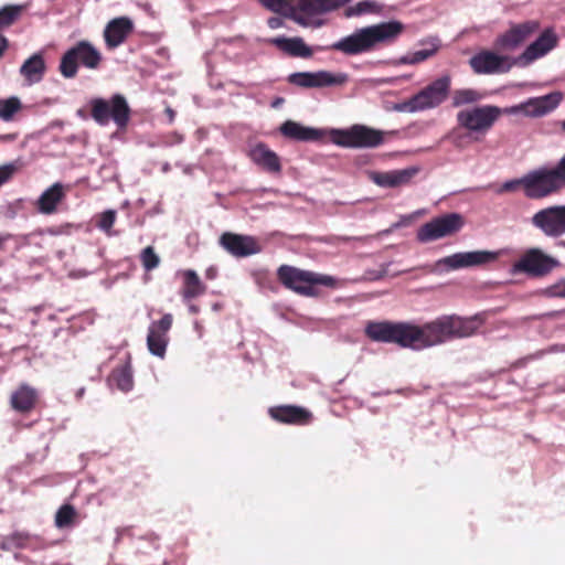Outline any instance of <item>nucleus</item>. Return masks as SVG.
I'll list each match as a JSON object with an SVG mask.
<instances>
[{"mask_svg": "<svg viewBox=\"0 0 565 565\" xmlns=\"http://www.w3.org/2000/svg\"><path fill=\"white\" fill-rule=\"evenodd\" d=\"M448 321L452 340L471 337L483 323V319L480 315L469 318H461L452 315L448 316Z\"/></svg>", "mask_w": 565, "mask_h": 565, "instance_id": "nucleus-31", "label": "nucleus"}, {"mask_svg": "<svg viewBox=\"0 0 565 565\" xmlns=\"http://www.w3.org/2000/svg\"><path fill=\"white\" fill-rule=\"evenodd\" d=\"M365 334L372 341L384 343H397L403 348L412 349V340L416 333H412V324L404 322L370 321L365 327Z\"/></svg>", "mask_w": 565, "mask_h": 565, "instance_id": "nucleus-8", "label": "nucleus"}, {"mask_svg": "<svg viewBox=\"0 0 565 565\" xmlns=\"http://www.w3.org/2000/svg\"><path fill=\"white\" fill-rule=\"evenodd\" d=\"M89 106L92 118L102 127L113 120L118 129H124L130 120L131 110L126 97L121 94H114L109 99L93 98Z\"/></svg>", "mask_w": 565, "mask_h": 565, "instance_id": "nucleus-5", "label": "nucleus"}, {"mask_svg": "<svg viewBox=\"0 0 565 565\" xmlns=\"http://www.w3.org/2000/svg\"><path fill=\"white\" fill-rule=\"evenodd\" d=\"M20 164L18 161L8 162L0 166V188L8 183L14 174L19 171Z\"/></svg>", "mask_w": 565, "mask_h": 565, "instance_id": "nucleus-44", "label": "nucleus"}, {"mask_svg": "<svg viewBox=\"0 0 565 565\" xmlns=\"http://www.w3.org/2000/svg\"><path fill=\"white\" fill-rule=\"evenodd\" d=\"M279 281L288 289L302 296H316L315 286L334 287L337 280L329 275L302 270L289 265H281L277 270Z\"/></svg>", "mask_w": 565, "mask_h": 565, "instance_id": "nucleus-4", "label": "nucleus"}, {"mask_svg": "<svg viewBox=\"0 0 565 565\" xmlns=\"http://www.w3.org/2000/svg\"><path fill=\"white\" fill-rule=\"evenodd\" d=\"M423 49H429V45H422Z\"/></svg>", "mask_w": 565, "mask_h": 565, "instance_id": "nucleus-64", "label": "nucleus"}, {"mask_svg": "<svg viewBox=\"0 0 565 565\" xmlns=\"http://www.w3.org/2000/svg\"><path fill=\"white\" fill-rule=\"evenodd\" d=\"M0 547L4 551H12L18 548L17 543H14L13 537L11 535L4 536L1 540Z\"/></svg>", "mask_w": 565, "mask_h": 565, "instance_id": "nucleus-49", "label": "nucleus"}, {"mask_svg": "<svg viewBox=\"0 0 565 565\" xmlns=\"http://www.w3.org/2000/svg\"><path fill=\"white\" fill-rule=\"evenodd\" d=\"M279 131L287 139L302 142L319 140L324 135L321 129L306 127L294 120L282 122Z\"/></svg>", "mask_w": 565, "mask_h": 565, "instance_id": "nucleus-26", "label": "nucleus"}, {"mask_svg": "<svg viewBox=\"0 0 565 565\" xmlns=\"http://www.w3.org/2000/svg\"><path fill=\"white\" fill-rule=\"evenodd\" d=\"M352 0H297L295 3L296 12L300 17L309 22V24L302 25L303 28H321L324 24V20L319 17L328 12L334 11Z\"/></svg>", "mask_w": 565, "mask_h": 565, "instance_id": "nucleus-15", "label": "nucleus"}, {"mask_svg": "<svg viewBox=\"0 0 565 565\" xmlns=\"http://www.w3.org/2000/svg\"><path fill=\"white\" fill-rule=\"evenodd\" d=\"M132 30L134 23L127 17L110 20L104 30V39L107 47L113 50L121 45Z\"/></svg>", "mask_w": 565, "mask_h": 565, "instance_id": "nucleus-23", "label": "nucleus"}, {"mask_svg": "<svg viewBox=\"0 0 565 565\" xmlns=\"http://www.w3.org/2000/svg\"><path fill=\"white\" fill-rule=\"evenodd\" d=\"M46 64L41 52L34 53L26 58L20 67V75L28 86L40 83L45 74Z\"/></svg>", "mask_w": 565, "mask_h": 565, "instance_id": "nucleus-30", "label": "nucleus"}, {"mask_svg": "<svg viewBox=\"0 0 565 565\" xmlns=\"http://www.w3.org/2000/svg\"><path fill=\"white\" fill-rule=\"evenodd\" d=\"M249 157L255 164L269 173H279L281 171L279 157L263 142L255 145L250 149Z\"/></svg>", "mask_w": 565, "mask_h": 565, "instance_id": "nucleus-29", "label": "nucleus"}, {"mask_svg": "<svg viewBox=\"0 0 565 565\" xmlns=\"http://www.w3.org/2000/svg\"><path fill=\"white\" fill-rule=\"evenodd\" d=\"M24 4H7L0 9V31L11 26L24 11Z\"/></svg>", "mask_w": 565, "mask_h": 565, "instance_id": "nucleus-38", "label": "nucleus"}, {"mask_svg": "<svg viewBox=\"0 0 565 565\" xmlns=\"http://www.w3.org/2000/svg\"><path fill=\"white\" fill-rule=\"evenodd\" d=\"M102 58L100 52L90 42L83 40L62 55L58 70L64 78H74L79 65L96 70Z\"/></svg>", "mask_w": 565, "mask_h": 565, "instance_id": "nucleus-6", "label": "nucleus"}, {"mask_svg": "<svg viewBox=\"0 0 565 565\" xmlns=\"http://www.w3.org/2000/svg\"><path fill=\"white\" fill-rule=\"evenodd\" d=\"M545 294L548 297L565 298V279H562L547 287Z\"/></svg>", "mask_w": 565, "mask_h": 565, "instance_id": "nucleus-48", "label": "nucleus"}, {"mask_svg": "<svg viewBox=\"0 0 565 565\" xmlns=\"http://www.w3.org/2000/svg\"><path fill=\"white\" fill-rule=\"evenodd\" d=\"M221 246L235 257H247L260 252L257 241L248 235L224 233L220 237Z\"/></svg>", "mask_w": 565, "mask_h": 565, "instance_id": "nucleus-21", "label": "nucleus"}, {"mask_svg": "<svg viewBox=\"0 0 565 565\" xmlns=\"http://www.w3.org/2000/svg\"><path fill=\"white\" fill-rule=\"evenodd\" d=\"M173 317L166 313L158 321H152L148 328L147 347L152 355L163 358L169 342V331L172 327Z\"/></svg>", "mask_w": 565, "mask_h": 565, "instance_id": "nucleus-20", "label": "nucleus"}, {"mask_svg": "<svg viewBox=\"0 0 565 565\" xmlns=\"http://www.w3.org/2000/svg\"><path fill=\"white\" fill-rule=\"evenodd\" d=\"M558 35L552 28L545 29L520 55L515 56L516 66L526 67L544 57L558 45Z\"/></svg>", "mask_w": 565, "mask_h": 565, "instance_id": "nucleus-18", "label": "nucleus"}, {"mask_svg": "<svg viewBox=\"0 0 565 565\" xmlns=\"http://www.w3.org/2000/svg\"><path fill=\"white\" fill-rule=\"evenodd\" d=\"M391 264H392L391 262L382 264L380 270H373V269L366 270L365 278L369 280H373V281L381 280L386 275H388V267L391 266Z\"/></svg>", "mask_w": 565, "mask_h": 565, "instance_id": "nucleus-47", "label": "nucleus"}, {"mask_svg": "<svg viewBox=\"0 0 565 565\" xmlns=\"http://www.w3.org/2000/svg\"><path fill=\"white\" fill-rule=\"evenodd\" d=\"M463 224V217L459 213L443 214L423 224L417 230L416 238L419 243L434 242L456 234Z\"/></svg>", "mask_w": 565, "mask_h": 565, "instance_id": "nucleus-10", "label": "nucleus"}, {"mask_svg": "<svg viewBox=\"0 0 565 565\" xmlns=\"http://www.w3.org/2000/svg\"><path fill=\"white\" fill-rule=\"evenodd\" d=\"M450 76L443 75L413 95L419 113L437 108L444 104L450 94Z\"/></svg>", "mask_w": 565, "mask_h": 565, "instance_id": "nucleus-16", "label": "nucleus"}, {"mask_svg": "<svg viewBox=\"0 0 565 565\" xmlns=\"http://www.w3.org/2000/svg\"><path fill=\"white\" fill-rule=\"evenodd\" d=\"M385 132L365 125H353L347 129H332L331 140L342 148H376L384 142Z\"/></svg>", "mask_w": 565, "mask_h": 565, "instance_id": "nucleus-7", "label": "nucleus"}, {"mask_svg": "<svg viewBox=\"0 0 565 565\" xmlns=\"http://www.w3.org/2000/svg\"><path fill=\"white\" fill-rule=\"evenodd\" d=\"M412 333H416L412 340L413 350H422L452 340L448 316L438 317L422 327L412 324Z\"/></svg>", "mask_w": 565, "mask_h": 565, "instance_id": "nucleus-9", "label": "nucleus"}, {"mask_svg": "<svg viewBox=\"0 0 565 565\" xmlns=\"http://www.w3.org/2000/svg\"><path fill=\"white\" fill-rule=\"evenodd\" d=\"M194 328H195V330H198V331L200 330V328H201V327H200V323H199L198 321H195V323H194Z\"/></svg>", "mask_w": 565, "mask_h": 565, "instance_id": "nucleus-61", "label": "nucleus"}, {"mask_svg": "<svg viewBox=\"0 0 565 565\" xmlns=\"http://www.w3.org/2000/svg\"><path fill=\"white\" fill-rule=\"evenodd\" d=\"M565 188V152L556 166L541 167L525 174V196L539 200Z\"/></svg>", "mask_w": 565, "mask_h": 565, "instance_id": "nucleus-3", "label": "nucleus"}, {"mask_svg": "<svg viewBox=\"0 0 565 565\" xmlns=\"http://www.w3.org/2000/svg\"><path fill=\"white\" fill-rule=\"evenodd\" d=\"M85 394V388L84 387H81L77 392H76V397L77 398H81L83 397Z\"/></svg>", "mask_w": 565, "mask_h": 565, "instance_id": "nucleus-56", "label": "nucleus"}, {"mask_svg": "<svg viewBox=\"0 0 565 565\" xmlns=\"http://www.w3.org/2000/svg\"><path fill=\"white\" fill-rule=\"evenodd\" d=\"M284 20L280 17H270L267 20V25L271 30H277L284 26Z\"/></svg>", "mask_w": 565, "mask_h": 565, "instance_id": "nucleus-50", "label": "nucleus"}, {"mask_svg": "<svg viewBox=\"0 0 565 565\" xmlns=\"http://www.w3.org/2000/svg\"><path fill=\"white\" fill-rule=\"evenodd\" d=\"M146 540L150 541L151 543H157L159 537L154 533H149L145 536Z\"/></svg>", "mask_w": 565, "mask_h": 565, "instance_id": "nucleus-52", "label": "nucleus"}, {"mask_svg": "<svg viewBox=\"0 0 565 565\" xmlns=\"http://www.w3.org/2000/svg\"><path fill=\"white\" fill-rule=\"evenodd\" d=\"M558 244H559L561 246H565V241H561Z\"/></svg>", "mask_w": 565, "mask_h": 565, "instance_id": "nucleus-63", "label": "nucleus"}, {"mask_svg": "<svg viewBox=\"0 0 565 565\" xmlns=\"http://www.w3.org/2000/svg\"><path fill=\"white\" fill-rule=\"evenodd\" d=\"M39 392L33 386L21 383L10 395V405L20 414L30 413L36 405Z\"/></svg>", "mask_w": 565, "mask_h": 565, "instance_id": "nucleus-24", "label": "nucleus"}, {"mask_svg": "<svg viewBox=\"0 0 565 565\" xmlns=\"http://www.w3.org/2000/svg\"><path fill=\"white\" fill-rule=\"evenodd\" d=\"M168 170H169V164H168V163H166V164L163 166V171H168Z\"/></svg>", "mask_w": 565, "mask_h": 565, "instance_id": "nucleus-62", "label": "nucleus"}, {"mask_svg": "<svg viewBox=\"0 0 565 565\" xmlns=\"http://www.w3.org/2000/svg\"><path fill=\"white\" fill-rule=\"evenodd\" d=\"M268 413L274 420L284 424L307 425L312 419V414L307 408L296 405L274 406Z\"/></svg>", "mask_w": 565, "mask_h": 565, "instance_id": "nucleus-22", "label": "nucleus"}, {"mask_svg": "<svg viewBox=\"0 0 565 565\" xmlns=\"http://www.w3.org/2000/svg\"><path fill=\"white\" fill-rule=\"evenodd\" d=\"M21 102L18 97L12 96L7 99H0V119L6 121L12 119L13 115L20 110Z\"/></svg>", "mask_w": 565, "mask_h": 565, "instance_id": "nucleus-40", "label": "nucleus"}, {"mask_svg": "<svg viewBox=\"0 0 565 565\" xmlns=\"http://www.w3.org/2000/svg\"><path fill=\"white\" fill-rule=\"evenodd\" d=\"M559 262L539 248H531L513 265L514 273H524L530 277H543L550 274Z\"/></svg>", "mask_w": 565, "mask_h": 565, "instance_id": "nucleus-17", "label": "nucleus"}, {"mask_svg": "<svg viewBox=\"0 0 565 565\" xmlns=\"http://www.w3.org/2000/svg\"><path fill=\"white\" fill-rule=\"evenodd\" d=\"M393 109L398 113H409V114L419 113L414 96H412L407 100L395 104L393 106Z\"/></svg>", "mask_w": 565, "mask_h": 565, "instance_id": "nucleus-45", "label": "nucleus"}, {"mask_svg": "<svg viewBox=\"0 0 565 565\" xmlns=\"http://www.w3.org/2000/svg\"><path fill=\"white\" fill-rule=\"evenodd\" d=\"M268 42L292 57L309 58L313 54V49L307 45L300 36L287 38L281 35L271 38Z\"/></svg>", "mask_w": 565, "mask_h": 565, "instance_id": "nucleus-25", "label": "nucleus"}, {"mask_svg": "<svg viewBox=\"0 0 565 565\" xmlns=\"http://www.w3.org/2000/svg\"><path fill=\"white\" fill-rule=\"evenodd\" d=\"M404 30L405 25L397 20L381 22L356 29L352 34L341 38L329 46H317V50H332L349 56L359 55L371 52L379 44L395 42Z\"/></svg>", "mask_w": 565, "mask_h": 565, "instance_id": "nucleus-2", "label": "nucleus"}, {"mask_svg": "<svg viewBox=\"0 0 565 565\" xmlns=\"http://www.w3.org/2000/svg\"><path fill=\"white\" fill-rule=\"evenodd\" d=\"M561 130L565 134V119L559 121Z\"/></svg>", "mask_w": 565, "mask_h": 565, "instance_id": "nucleus-59", "label": "nucleus"}, {"mask_svg": "<svg viewBox=\"0 0 565 565\" xmlns=\"http://www.w3.org/2000/svg\"><path fill=\"white\" fill-rule=\"evenodd\" d=\"M563 100V93L552 92L544 96L530 97L525 102L505 108L494 105H482L465 108L457 113L456 120L459 127L466 130L484 135L502 114L519 115L537 118L555 110Z\"/></svg>", "mask_w": 565, "mask_h": 565, "instance_id": "nucleus-1", "label": "nucleus"}, {"mask_svg": "<svg viewBox=\"0 0 565 565\" xmlns=\"http://www.w3.org/2000/svg\"><path fill=\"white\" fill-rule=\"evenodd\" d=\"M416 172L417 170L415 168L372 172L371 180L381 188H398L407 184Z\"/></svg>", "mask_w": 565, "mask_h": 565, "instance_id": "nucleus-28", "label": "nucleus"}, {"mask_svg": "<svg viewBox=\"0 0 565 565\" xmlns=\"http://www.w3.org/2000/svg\"><path fill=\"white\" fill-rule=\"evenodd\" d=\"M469 65L478 75H494L509 73L516 62L515 57L482 50L470 57Z\"/></svg>", "mask_w": 565, "mask_h": 565, "instance_id": "nucleus-12", "label": "nucleus"}, {"mask_svg": "<svg viewBox=\"0 0 565 565\" xmlns=\"http://www.w3.org/2000/svg\"><path fill=\"white\" fill-rule=\"evenodd\" d=\"M7 46H8L7 38L0 34V57L2 56V54L6 51Z\"/></svg>", "mask_w": 565, "mask_h": 565, "instance_id": "nucleus-51", "label": "nucleus"}, {"mask_svg": "<svg viewBox=\"0 0 565 565\" xmlns=\"http://www.w3.org/2000/svg\"><path fill=\"white\" fill-rule=\"evenodd\" d=\"M482 99V94L472 88H462L454 92L452 106L460 107L462 105L473 104Z\"/></svg>", "mask_w": 565, "mask_h": 565, "instance_id": "nucleus-39", "label": "nucleus"}, {"mask_svg": "<svg viewBox=\"0 0 565 565\" xmlns=\"http://www.w3.org/2000/svg\"><path fill=\"white\" fill-rule=\"evenodd\" d=\"M206 287L202 284L199 275L189 269L184 273V289L182 297L184 301H190L205 292Z\"/></svg>", "mask_w": 565, "mask_h": 565, "instance_id": "nucleus-35", "label": "nucleus"}, {"mask_svg": "<svg viewBox=\"0 0 565 565\" xmlns=\"http://www.w3.org/2000/svg\"><path fill=\"white\" fill-rule=\"evenodd\" d=\"M282 103H284V98L278 97V98H276V99L271 103V106H273L274 108H277V107H278V106H280Z\"/></svg>", "mask_w": 565, "mask_h": 565, "instance_id": "nucleus-55", "label": "nucleus"}, {"mask_svg": "<svg viewBox=\"0 0 565 565\" xmlns=\"http://www.w3.org/2000/svg\"><path fill=\"white\" fill-rule=\"evenodd\" d=\"M117 213L115 210H107L103 212L97 221V227L106 233L108 236L116 235L115 232L111 231L113 225L115 224Z\"/></svg>", "mask_w": 565, "mask_h": 565, "instance_id": "nucleus-41", "label": "nucleus"}, {"mask_svg": "<svg viewBox=\"0 0 565 565\" xmlns=\"http://www.w3.org/2000/svg\"><path fill=\"white\" fill-rule=\"evenodd\" d=\"M64 196L63 184L55 182L40 195L36 201V209L41 214H53L56 212V207Z\"/></svg>", "mask_w": 565, "mask_h": 565, "instance_id": "nucleus-32", "label": "nucleus"}, {"mask_svg": "<svg viewBox=\"0 0 565 565\" xmlns=\"http://www.w3.org/2000/svg\"><path fill=\"white\" fill-rule=\"evenodd\" d=\"M539 28L540 24L536 21H525L513 24L509 30L495 39L494 46L502 51H514L530 36L536 33Z\"/></svg>", "mask_w": 565, "mask_h": 565, "instance_id": "nucleus-19", "label": "nucleus"}, {"mask_svg": "<svg viewBox=\"0 0 565 565\" xmlns=\"http://www.w3.org/2000/svg\"><path fill=\"white\" fill-rule=\"evenodd\" d=\"M383 9V4L375 0H362L356 2L354 6L349 7L345 10V17H360L367 13H380Z\"/></svg>", "mask_w": 565, "mask_h": 565, "instance_id": "nucleus-37", "label": "nucleus"}, {"mask_svg": "<svg viewBox=\"0 0 565 565\" xmlns=\"http://www.w3.org/2000/svg\"><path fill=\"white\" fill-rule=\"evenodd\" d=\"M108 384L116 386L121 392H130L134 387L132 369L129 362L116 367L108 377Z\"/></svg>", "mask_w": 565, "mask_h": 565, "instance_id": "nucleus-34", "label": "nucleus"}, {"mask_svg": "<svg viewBox=\"0 0 565 565\" xmlns=\"http://www.w3.org/2000/svg\"><path fill=\"white\" fill-rule=\"evenodd\" d=\"M531 224L547 237L565 235V205L544 207L531 217Z\"/></svg>", "mask_w": 565, "mask_h": 565, "instance_id": "nucleus-14", "label": "nucleus"}, {"mask_svg": "<svg viewBox=\"0 0 565 565\" xmlns=\"http://www.w3.org/2000/svg\"><path fill=\"white\" fill-rule=\"evenodd\" d=\"M166 111H167V114H168V115H169V117H170V121H172V120H173V117H174V111H173L171 108H167V110H166Z\"/></svg>", "mask_w": 565, "mask_h": 565, "instance_id": "nucleus-58", "label": "nucleus"}, {"mask_svg": "<svg viewBox=\"0 0 565 565\" xmlns=\"http://www.w3.org/2000/svg\"><path fill=\"white\" fill-rule=\"evenodd\" d=\"M394 82L393 78H383V79H380L379 83L381 84H392Z\"/></svg>", "mask_w": 565, "mask_h": 565, "instance_id": "nucleus-57", "label": "nucleus"}, {"mask_svg": "<svg viewBox=\"0 0 565 565\" xmlns=\"http://www.w3.org/2000/svg\"><path fill=\"white\" fill-rule=\"evenodd\" d=\"M521 186L525 191V174L522 178L511 179V180L504 181L500 186H498L495 189V193L497 194H502V193H505V192H515Z\"/></svg>", "mask_w": 565, "mask_h": 565, "instance_id": "nucleus-43", "label": "nucleus"}, {"mask_svg": "<svg viewBox=\"0 0 565 565\" xmlns=\"http://www.w3.org/2000/svg\"><path fill=\"white\" fill-rule=\"evenodd\" d=\"M495 258V254L486 250L459 252L438 259L431 267V271L443 274L468 267L487 264Z\"/></svg>", "mask_w": 565, "mask_h": 565, "instance_id": "nucleus-13", "label": "nucleus"}, {"mask_svg": "<svg viewBox=\"0 0 565 565\" xmlns=\"http://www.w3.org/2000/svg\"><path fill=\"white\" fill-rule=\"evenodd\" d=\"M408 271H409L408 269L407 270L397 271V273H394L392 276L396 277V276H399V275H402L404 273H408Z\"/></svg>", "mask_w": 565, "mask_h": 565, "instance_id": "nucleus-60", "label": "nucleus"}, {"mask_svg": "<svg viewBox=\"0 0 565 565\" xmlns=\"http://www.w3.org/2000/svg\"><path fill=\"white\" fill-rule=\"evenodd\" d=\"M55 526L58 530H70L78 524V513L71 504H63L55 513Z\"/></svg>", "mask_w": 565, "mask_h": 565, "instance_id": "nucleus-36", "label": "nucleus"}, {"mask_svg": "<svg viewBox=\"0 0 565 565\" xmlns=\"http://www.w3.org/2000/svg\"><path fill=\"white\" fill-rule=\"evenodd\" d=\"M189 311L192 313V315H196L199 313L200 309L194 303H190L189 305Z\"/></svg>", "mask_w": 565, "mask_h": 565, "instance_id": "nucleus-53", "label": "nucleus"}, {"mask_svg": "<svg viewBox=\"0 0 565 565\" xmlns=\"http://www.w3.org/2000/svg\"><path fill=\"white\" fill-rule=\"evenodd\" d=\"M289 84L301 88H324L343 86L349 81L344 72H330L320 70L316 72H295L288 75Z\"/></svg>", "mask_w": 565, "mask_h": 565, "instance_id": "nucleus-11", "label": "nucleus"}, {"mask_svg": "<svg viewBox=\"0 0 565 565\" xmlns=\"http://www.w3.org/2000/svg\"><path fill=\"white\" fill-rule=\"evenodd\" d=\"M419 45H429V49H422L407 53L398 57L395 65H416L433 57L441 47V41L438 36H428L418 42Z\"/></svg>", "mask_w": 565, "mask_h": 565, "instance_id": "nucleus-27", "label": "nucleus"}, {"mask_svg": "<svg viewBox=\"0 0 565 565\" xmlns=\"http://www.w3.org/2000/svg\"><path fill=\"white\" fill-rule=\"evenodd\" d=\"M266 10L292 20L299 25L309 24L296 12L294 0H257Z\"/></svg>", "mask_w": 565, "mask_h": 565, "instance_id": "nucleus-33", "label": "nucleus"}, {"mask_svg": "<svg viewBox=\"0 0 565 565\" xmlns=\"http://www.w3.org/2000/svg\"><path fill=\"white\" fill-rule=\"evenodd\" d=\"M10 238H11V234L0 235V249L2 248L3 243Z\"/></svg>", "mask_w": 565, "mask_h": 565, "instance_id": "nucleus-54", "label": "nucleus"}, {"mask_svg": "<svg viewBox=\"0 0 565 565\" xmlns=\"http://www.w3.org/2000/svg\"><path fill=\"white\" fill-rule=\"evenodd\" d=\"M141 262L146 270H152L159 266V256L151 246L146 247L141 252Z\"/></svg>", "mask_w": 565, "mask_h": 565, "instance_id": "nucleus-42", "label": "nucleus"}, {"mask_svg": "<svg viewBox=\"0 0 565 565\" xmlns=\"http://www.w3.org/2000/svg\"><path fill=\"white\" fill-rule=\"evenodd\" d=\"M11 536L13 537L14 543H17L18 548H35L32 543V537L29 534L17 532L11 534Z\"/></svg>", "mask_w": 565, "mask_h": 565, "instance_id": "nucleus-46", "label": "nucleus"}]
</instances>
